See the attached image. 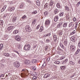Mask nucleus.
<instances>
[{
    "mask_svg": "<svg viewBox=\"0 0 80 80\" xmlns=\"http://www.w3.org/2000/svg\"><path fill=\"white\" fill-rule=\"evenodd\" d=\"M30 45H25L24 47V49L26 51L28 50H30Z\"/></svg>",
    "mask_w": 80,
    "mask_h": 80,
    "instance_id": "1",
    "label": "nucleus"
},
{
    "mask_svg": "<svg viewBox=\"0 0 80 80\" xmlns=\"http://www.w3.org/2000/svg\"><path fill=\"white\" fill-rule=\"evenodd\" d=\"M14 66L15 68H18L20 67V63L17 62H16L13 63Z\"/></svg>",
    "mask_w": 80,
    "mask_h": 80,
    "instance_id": "2",
    "label": "nucleus"
},
{
    "mask_svg": "<svg viewBox=\"0 0 80 80\" xmlns=\"http://www.w3.org/2000/svg\"><path fill=\"white\" fill-rule=\"evenodd\" d=\"M25 30L28 32H31V31L32 30V29L29 27V26L28 25H27L25 27Z\"/></svg>",
    "mask_w": 80,
    "mask_h": 80,
    "instance_id": "3",
    "label": "nucleus"
},
{
    "mask_svg": "<svg viewBox=\"0 0 80 80\" xmlns=\"http://www.w3.org/2000/svg\"><path fill=\"white\" fill-rule=\"evenodd\" d=\"M76 48L75 46L73 45H71L70 46V49L71 50H72V51H74V50H75Z\"/></svg>",
    "mask_w": 80,
    "mask_h": 80,
    "instance_id": "4",
    "label": "nucleus"
},
{
    "mask_svg": "<svg viewBox=\"0 0 80 80\" xmlns=\"http://www.w3.org/2000/svg\"><path fill=\"white\" fill-rule=\"evenodd\" d=\"M15 39L16 40H17V41L19 42V41H20V40H21V38H20V37H19V36H15Z\"/></svg>",
    "mask_w": 80,
    "mask_h": 80,
    "instance_id": "5",
    "label": "nucleus"
},
{
    "mask_svg": "<svg viewBox=\"0 0 80 80\" xmlns=\"http://www.w3.org/2000/svg\"><path fill=\"white\" fill-rule=\"evenodd\" d=\"M8 10L9 12H13L15 10V7H12V8H9Z\"/></svg>",
    "mask_w": 80,
    "mask_h": 80,
    "instance_id": "6",
    "label": "nucleus"
},
{
    "mask_svg": "<svg viewBox=\"0 0 80 80\" xmlns=\"http://www.w3.org/2000/svg\"><path fill=\"white\" fill-rule=\"evenodd\" d=\"M58 18H59L58 15H57L54 17V21L55 22H57L58 20Z\"/></svg>",
    "mask_w": 80,
    "mask_h": 80,
    "instance_id": "7",
    "label": "nucleus"
},
{
    "mask_svg": "<svg viewBox=\"0 0 80 80\" xmlns=\"http://www.w3.org/2000/svg\"><path fill=\"white\" fill-rule=\"evenodd\" d=\"M24 63L26 65H28V64L30 63V60H27L25 61Z\"/></svg>",
    "mask_w": 80,
    "mask_h": 80,
    "instance_id": "8",
    "label": "nucleus"
},
{
    "mask_svg": "<svg viewBox=\"0 0 80 80\" xmlns=\"http://www.w3.org/2000/svg\"><path fill=\"white\" fill-rule=\"evenodd\" d=\"M3 55L5 57H8L10 56V54L8 53H3Z\"/></svg>",
    "mask_w": 80,
    "mask_h": 80,
    "instance_id": "9",
    "label": "nucleus"
},
{
    "mask_svg": "<svg viewBox=\"0 0 80 80\" xmlns=\"http://www.w3.org/2000/svg\"><path fill=\"white\" fill-rule=\"evenodd\" d=\"M17 17H14L12 19V22H13V23H15V22L17 20Z\"/></svg>",
    "mask_w": 80,
    "mask_h": 80,
    "instance_id": "10",
    "label": "nucleus"
},
{
    "mask_svg": "<svg viewBox=\"0 0 80 80\" xmlns=\"http://www.w3.org/2000/svg\"><path fill=\"white\" fill-rule=\"evenodd\" d=\"M7 7V6L6 5H5L3 7V8L1 10V12H3L5 9H6V8Z\"/></svg>",
    "mask_w": 80,
    "mask_h": 80,
    "instance_id": "11",
    "label": "nucleus"
},
{
    "mask_svg": "<svg viewBox=\"0 0 80 80\" xmlns=\"http://www.w3.org/2000/svg\"><path fill=\"white\" fill-rule=\"evenodd\" d=\"M50 75L49 74H46L45 75H44V78H48V77Z\"/></svg>",
    "mask_w": 80,
    "mask_h": 80,
    "instance_id": "12",
    "label": "nucleus"
},
{
    "mask_svg": "<svg viewBox=\"0 0 80 80\" xmlns=\"http://www.w3.org/2000/svg\"><path fill=\"white\" fill-rule=\"evenodd\" d=\"M64 44L65 46H67L68 45V42H67V40H65L64 41Z\"/></svg>",
    "mask_w": 80,
    "mask_h": 80,
    "instance_id": "13",
    "label": "nucleus"
},
{
    "mask_svg": "<svg viewBox=\"0 0 80 80\" xmlns=\"http://www.w3.org/2000/svg\"><path fill=\"white\" fill-rule=\"evenodd\" d=\"M50 21L47 20L45 22V25H48L49 24H50Z\"/></svg>",
    "mask_w": 80,
    "mask_h": 80,
    "instance_id": "14",
    "label": "nucleus"
},
{
    "mask_svg": "<svg viewBox=\"0 0 80 80\" xmlns=\"http://www.w3.org/2000/svg\"><path fill=\"white\" fill-rule=\"evenodd\" d=\"M71 41H72V42H75V37H72L71 38Z\"/></svg>",
    "mask_w": 80,
    "mask_h": 80,
    "instance_id": "15",
    "label": "nucleus"
},
{
    "mask_svg": "<svg viewBox=\"0 0 80 80\" xmlns=\"http://www.w3.org/2000/svg\"><path fill=\"white\" fill-rule=\"evenodd\" d=\"M32 63H35L37 62V60L35 59H32Z\"/></svg>",
    "mask_w": 80,
    "mask_h": 80,
    "instance_id": "16",
    "label": "nucleus"
},
{
    "mask_svg": "<svg viewBox=\"0 0 80 80\" xmlns=\"http://www.w3.org/2000/svg\"><path fill=\"white\" fill-rule=\"evenodd\" d=\"M60 47H61V48H62L63 49H64V48H65V47H64V46L63 45L62 43H60Z\"/></svg>",
    "mask_w": 80,
    "mask_h": 80,
    "instance_id": "17",
    "label": "nucleus"
},
{
    "mask_svg": "<svg viewBox=\"0 0 80 80\" xmlns=\"http://www.w3.org/2000/svg\"><path fill=\"white\" fill-rule=\"evenodd\" d=\"M53 36L54 42H56L57 39V36H56V35H54Z\"/></svg>",
    "mask_w": 80,
    "mask_h": 80,
    "instance_id": "18",
    "label": "nucleus"
},
{
    "mask_svg": "<svg viewBox=\"0 0 80 80\" xmlns=\"http://www.w3.org/2000/svg\"><path fill=\"white\" fill-rule=\"evenodd\" d=\"M60 68L62 70H64L65 69H66V66H61Z\"/></svg>",
    "mask_w": 80,
    "mask_h": 80,
    "instance_id": "19",
    "label": "nucleus"
},
{
    "mask_svg": "<svg viewBox=\"0 0 80 80\" xmlns=\"http://www.w3.org/2000/svg\"><path fill=\"white\" fill-rule=\"evenodd\" d=\"M13 28L12 26H9L8 27V29L9 30H11Z\"/></svg>",
    "mask_w": 80,
    "mask_h": 80,
    "instance_id": "20",
    "label": "nucleus"
},
{
    "mask_svg": "<svg viewBox=\"0 0 80 80\" xmlns=\"http://www.w3.org/2000/svg\"><path fill=\"white\" fill-rule=\"evenodd\" d=\"M36 21H37V20H36L35 19L33 20H32V25H34Z\"/></svg>",
    "mask_w": 80,
    "mask_h": 80,
    "instance_id": "21",
    "label": "nucleus"
},
{
    "mask_svg": "<svg viewBox=\"0 0 80 80\" xmlns=\"http://www.w3.org/2000/svg\"><path fill=\"white\" fill-rule=\"evenodd\" d=\"M63 24V22H60L58 25L60 26L61 28L62 27V25Z\"/></svg>",
    "mask_w": 80,
    "mask_h": 80,
    "instance_id": "22",
    "label": "nucleus"
},
{
    "mask_svg": "<svg viewBox=\"0 0 80 80\" xmlns=\"http://www.w3.org/2000/svg\"><path fill=\"white\" fill-rule=\"evenodd\" d=\"M18 33V30H15L13 32L14 34H17Z\"/></svg>",
    "mask_w": 80,
    "mask_h": 80,
    "instance_id": "23",
    "label": "nucleus"
},
{
    "mask_svg": "<svg viewBox=\"0 0 80 80\" xmlns=\"http://www.w3.org/2000/svg\"><path fill=\"white\" fill-rule=\"evenodd\" d=\"M3 47V44H0V50H2Z\"/></svg>",
    "mask_w": 80,
    "mask_h": 80,
    "instance_id": "24",
    "label": "nucleus"
},
{
    "mask_svg": "<svg viewBox=\"0 0 80 80\" xmlns=\"http://www.w3.org/2000/svg\"><path fill=\"white\" fill-rule=\"evenodd\" d=\"M48 3H46L44 5V8H48Z\"/></svg>",
    "mask_w": 80,
    "mask_h": 80,
    "instance_id": "25",
    "label": "nucleus"
},
{
    "mask_svg": "<svg viewBox=\"0 0 80 80\" xmlns=\"http://www.w3.org/2000/svg\"><path fill=\"white\" fill-rule=\"evenodd\" d=\"M36 3L38 5L40 6V1H37L36 2Z\"/></svg>",
    "mask_w": 80,
    "mask_h": 80,
    "instance_id": "26",
    "label": "nucleus"
},
{
    "mask_svg": "<svg viewBox=\"0 0 80 80\" xmlns=\"http://www.w3.org/2000/svg\"><path fill=\"white\" fill-rule=\"evenodd\" d=\"M65 9L66 10H68V11H70V10L69 9V8L67 6H65Z\"/></svg>",
    "mask_w": 80,
    "mask_h": 80,
    "instance_id": "27",
    "label": "nucleus"
},
{
    "mask_svg": "<svg viewBox=\"0 0 80 80\" xmlns=\"http://www.w3.org/2000/svg\"><path fill=\"white\" fill-rule=\"evenodd\" d=\"M57 7L58 8H60V5L59 4V3H57Z\"/></svg>",
    "mask_w": 80,
    "mask_h": 80,
    "instance_id": "28",
    "label": "nucleus"
},
{
    "mask_svg": "<svg viewBox=\"0 0 80 80\" xmlns=\"http://www.w3.org/2000/svg\"><path fill=\"white\" fill-rule=\"evenodd\" d=\"M43 26H41L40 29L39 31L40 32H42L43 31Z\"/></svg>",
    "mask_w": 80,
    "mask_h": 80,
    "instance_id": "29",
    "label": "nucleus"
},
{
    "mask_svg": "<svg viewBox=\"0 0 80 80\" xmlns=\"http://www.w3.org/2000/svg\"><path fill=\"white\" fill-rule=\"evenodd\" d=\"M0 25H3V21L2 20L0 21Z\"/></svg>",
    "mask_w": 80,
    "mask_h": 80,
    "instance_id": "30",
    "label": "nucleus"
},
{
    "mask_svg": "<svg viewBox=\"0 0 80 80\" xmlns=\"http://www.w3.org/2000/svg\"><path fill=\"white\" fill-rule=\"evenodd\" d=\"M68 61V60H67V59H66L65 60H64L63 61V62H62L63 64H64V63H67Z\"/></svg>",
    "mask_w": 80,
    "mask_h": 80,
    "instance_id": "31",
    "label": "nucleus"
},
{
    "mask_svg": "<svg viewBox=\"0 0 80 80\" xmlns=\"http://www.w3.org/2000/svg\"><path fill=\"white\" fill-rule=\"evenodd\" d=\"M63 27H65V28H66L67 27V23H65L63 26Z\"/></svg>",
    "mask_w": 80,
    "mask_h": 80,
    "instance_id": "32",
    "label": "nucleus"
},
{
    "mask_svg": "<svg viewBox=\"0 0 80 80\" xmlns=\"http://www.w3.org/2000/svg\"><path fill=\"white\" fill-rule=\"evenodd\" d=\"M80 52V49H78L77 50V51L75 53V54L77 55V54H78V53H79V52Z\"/></svg>",
    "mask_w": 80,
    "mask_h": 80,
    "instance_id": "33",
    "label": "nucleus"
},
{
    "mask_svg": "<svg viewBox=\"0 0 80 80\" xmlns=\"http://www.w3.org/2000/svg\"><path fill=\"white\" fill-rule=\"evenodd\" d=\"M49 5H53V2L52 1H51Z\"/></svg>",
    "mask_w": 80,
    "mask_h": 80,
    "instance_id": "34",
    "label": "nucleus"
},
{
    "mask_svg": "<svg viewBox=\"0 0 80 80\" xmlns=\"http://www.w3.org/2000/svg\"><path fill=\"white\" fill-rule=\"evenodd\" d=\"M72 25H73V22H71L69 25V28H70V27H72Z\"/></svg>",
    "mask_w": 80,
    "mask_h": 80,
    "instance_id": "35",
    "label": "nucleus"
},
{
    "mask_svg": "<svg viewBox=\"0 0 80 80\" xmlns=\"http://www.w3.org/2000/svg\"><path fill=\"white\" fill-rule=\"evenodd\" d=\"M60 62L58 61H56L54 62V63L55 64H59Z\"/></svg>",
    "mask_w": 80,
    "mask_h": 80,
    "instance_id": "36",
    "label": "nucleus"
},
{
    "mask_svg": "<svg viewBox=\"0 0 80 80\" xmlns=\"http://www.w3.org/2000/svg\"><path fill=\"white\" fill-rule=\"evenodd\" d=\"M69 63H70V64H72V65H73L75 63L74 62H73L72 61H71L69 62Z\"/></svg>",
    "mask_w": 80,
    "mask_h": 80,
    "instance_id": "37",
    "label": "nucleus"
},
{
    "mask_svg": "<svg viewBox=\"0 0 80 80\" xmlns=\"http://www.w3.org/2000/svg\"><path fill=\"white\" fill-rule=\"evenodd\" d=\"M23 3H22L20 5V8H22V7H23Z\"/></svg>",
    "mask_w": 80,
    "mask_h": 80,
    "instance_id": "38",
    "label": "nucleus"
},
{
    "mask_svg": "<svg viewBox=\"0 0 80 80\" xmlns=\"http://www.w3.org/2000/svg\"><path fill=\"white\" fill-rule=\"evenodd\" d=\"M58 34L59 35H61L62 34V32L60 31H59Z\"/></svg>",
    "mask_w": 80,
    "mask_h": 80,
    "instance_id": "39",
    "label": "nucleus"
},
{
    "mask_svg": "<svg viewBox=\"0 0 80 80\" xmlns=\"http://www.w3.org/2000/svg\"><path fill=\"white\" fill-rule=\"evenodd\" d=\"M63 15V12H61L59 14L60 17H62Z\"/></svg>",
    "mask_w": 80,
    "mask_h": 80,
    "instance_id": "40",
    "label": "nucleus"
},
{
    "mask_svg": "<svg viewBox=\"0 0 80 80\" xmlns=\"http://www.w3.org/2000/svg\"><path fill=\"white\" fill-rule=\"evenodd\" d=\"M13 52H14L17 53L19 55V52H18V51H16L15 50H14Z\"/></svg>",
    "mask_w": 80,
    "mask_h": 80,
    "instance_id": "41",
    "label": "nucleus"
},
{
    "mask_svg": "<svg viewBox=\"0 0 80 80\" xmlns=\"http://www.w3.org/2000/svg\"><path fill=\"white\" fill-rule=\"evenodd\" d=\"M17 47L19 49L20 48H21V46L20 45V44H18L17 46Z\"/></svg>",
    "mask_w": 80,
    "mask_h": 80,
    "instance_id": "42",
    "label": "nucleus"
},
{
    "mask_svg": "<svg viewBox=\"0 0 80 80\" xmlns=\"http://www.w3.org/2000/svg\"><path fill=\"white\" fill-rule=\"evenodd\" d=\"M27 16H26L25 15H24L23 16H22V20H23L24 19H25V18H26Z\"/></svg>",
    "mask_w": 80,
    "mask_h": 80,
    "instance_id": "43",
    "label": "nucleus"
},
{
    "mask_svg": "<svg viewBox=\"0 0 80 80\" xmlns=\"http://www.w3.org/2000/svg\"><path fill=\"white\" fill-rule=\"evenodd\" d=\"M58 10L57 9H55V10H54V13H55V14H56V13H58Z\"/></svg>",
    "mask_w": 80,
    "mask_h": 80,
    "instance_id": "44",
    "label": "nucleus"
},
{
    "mask_svg": "<svg viewBox=\"0 0 80 80\" xmlns=\"http://www.w3.org/2000/svg\"><path fill=\"white\" fill-rule=\"evenodd\" d=\"M37 13V11H35L32 12L33 14H36Z\"/></svg>",
    "mask_w": 80,
    "mask_h": 80,
    "instance_id": "45",
    "label": "nucleus"
},
{
    "mask_svg": "<svg viewBox=\"0 0 80 80\" xmlns=\"http://www.w3.org/2000/svg\"><path fill=\"white\" fill-rule=\"evenodd\" d=\"M65 58V57L63 56V57H61L60 58V60H63V59H64Z\"/></svg>",
    "mask_w": 80,
    "mask_h": 80,
    "instance_id": "46",
    "label": "nucleus"
},
{
    "mask_svg": "<svg viewBox=\"0 0 80 80\" xmlns=\"http://www.w3.org/2000/svg\"><path fill=\"white\" fill-rule=\"evenodd\" d=\"M49 9H51L52 8V5L49 4Z\"/></svg>",
    "mask_w": 80,
    "mask_h": 80,
    "instance_id": "47",
    "label": "nucleus"
},
{
    "mask_svg": "<svg viewBox=\"0 0 80 80\" xmlns=\"http://www.w3.org/2000/svg\"><path fill=\"white\" fill-rule=\"evenodd\" d=\"M37 78L36 77H35V76L33 77L32 78L33 80H36V79H37Z\"/></svg>",
    "mask_w": 80,
    "mask_h": 80,
    "instance_id": "48",
    "label": "nucleus"
},
{
    "mask_svg": "<svg viewBox=\"0 0 80 80\" xmlns=\"http://www.w3.org/2000/svg\"><path fill=\"white\" fill-rule=\"evenodd\" d=\"M1 63H4L5 62V60L2 59L1 61Z\"/></svg>",
    "mask_w": 80,
    "mask_h": 80,
    "instance_id": "49",
    "label": "nucleus"
},
{
    "mask_svg": "<svg viewBox=\"0 0 80 80\" xmlns=\"http://www.w3.org/2000/svg\"><path fill=\"white\" fill-rule=\"evenodd\" d=\"M39 27H40V24H39L36 27V29H38V28H39Z\"/></svg>",
    "mask_w": 80,
    "mask_h": 80,
    "instance_id": "50",
    "label": "nucleus"
},
{
    "mask_svg": "<svg viewBox=\"0 0 80 80\" xmlns=\"http://www.w3.org/2000/svg\"><path fill=\"white\" fill-rule=\"evenodd\" d=\"M73 21L74 22H76V18L75 17L73 18Z\"/></svg>",
    "mask_w": 80,
    "mask_h": 80,
    "instance_id": "51",
    "label": "nucleus"
},
{
    "mask_svg": "<svg viewBox=\"0 0 80 80\" xmlns=\"http://www.w3.org/2000/svg\"><path fill=\"white\" fill-rule=\"evenodd\" d=\"M27 2H28V3H31V1L30 0L27 1Z\"/></svg>",
    "mask_w": 80,
    "mask_h": 80,
    "instance_id": "52",
    "label": "nucleus"
},
{
    "mask_svg": "<svg viewBox=\"0 0 80 80\" xmlns=\"http://www.w3.org/2000/svg\"><path fill=\"white\" fill-rule=\"evenodd\" d=\"M50 41V40L48 39H46V42H48Z\"/></svg>",
    "mask_w": 80,
    "mask_h": 80,
    "instance_id": "53",
    "label": "nucleus"
},
{
    "mask_svg": "<svg viewBox=\"0 0 80 80\" xmlns=\"http://www.w3.org/2000/svg\"><path fill=\"white\" fill-rule=\"evenodd\" d=\"M1 77H4V74H2L1 76Z\"/></svg>",
    "mask_w": 80,
    "mask_h": 80,
    "instance_id": "54",
    "label": "nucleus"
},
{
    "mask_svg": "<svg viewBox=\"0 0 80 80\" xmlns=\"http://www.w3.org/2000/svg\"><path fill=\"white\" fill-rule=\"evenodd\" d=\"M73 34H75V33L73 32V31L72 32H71V35H73Z\"/></svg>",
    "mask_w": 80,
    "mask_h": 80,
    "instance_id": "55",
    "label": "nucleus"
},
{
    "mask_svg": "<svg viewBox=\"0 0 80 80\" xmlns=\"http://www.w3.org/2000/svg\"><path fill=\"white\" fill-rule=\"evenodd\" d=\"M48 13V12H45L44 13V15H46V14H47Z\"/></svg>",
    "mask_w": 80,
    "mask_h": 80,
    "instance_id": "56",
    "label": "nucleus"
},
{
    "mask_svg": "<svg viewBox=\"0 0 80 80\" xmlns=\"http://www.w3.org/2000/svg\"><path fill=\"white\" fill-rule=\"evenodd\" d=\"M50 35H51V34L50 33H49L48 34H47V36H48V35H49L50 36Z\"/></svg>",
    "mask_w": 80,
    "mask_h": 80,
    "instance_id": "57",
    "label": "nucleus"
},
{
    "mask_svg": "<svg viewBox=\"0 0 80 80\" xmlns=\"http://www.w3.org/2000/svg\"><path fill=\"white\" fill-rule=\"evenodd\" d=\"M77 28V25H76L75 26V28L76 29V28Z\"/></svg>",
    "mask_w": 80,
    "mask_h": 80,
    "instance_id": "58",
    "label": "nucleus"
},
{
    "mask_svg": "<svg viewBox=\"0 0 80 80\" xmlns=\"http://www.w3.org/2000/svg\"><path fill=\"white\" fill-rule=\"evenodd\" d=\"M57 27H58V28H60V26H59L58 24L57 26Z\"/></svg>",
    "mask_w": 80,
    "mask_h": 80,
    "instance_id": "59",
    "label": "nucleus"
},
{
    "mask_svg": "<svg viewBox=\"0 0 80 80\" xmlns=\"http://www.w3.org/2000/svg\"><path fill=\"white\" fill-rule=\"evenodd\" d=\"M42 67H45V65L44 66V64H43L42 65Z\"/></svg>",
    "mask_w": 80,
    "mask_h": 80,
    "instance_id": "60",
    "label": "nucleus"
},
{
    "mask_svg": "<svg viewBox=\"0 0 80 80\" xmlns=\"http://www.w3.org/2000/svg\"><path fill=\"white\" fill-rule=\"evenodd\" d=\"M45 50H47V47H46L45 48Z\"/></svg>",
    "mask_w": 80,
    "mask_h": 80,
    "instance_id": "61",
    "label": "nucleus"
},
{
    "mask_svg": "<svg viewBox=\"0 0 80 80\" xmlns=\"http://www.w3.org/2000/svg\"><path fill=\"white\" fill-rule=\"evenodd\" d=\"M25 75H27H27H28V73H25Z\"/></svg>",
    "mask_w": 80,
    "mask_h": 80,
    "instance_id": "62",
    "label": "nucleus"
},
{
    "mask_svg": "<svg viewBox=\"0 0 80 80\" xmlns=\"http://www.w3.org/2000/svg\"><path fill=\"white\" fill-rule=\"evenodd\" d=\"M10 4H13V2H10Z\"/></svg>",
    "mask_w": 80,
    "mask_h": 80,
    "instance_id": "63",
    "label": "nucleus"
},
{
    "mask_svg": "<svg viewBox=\"0 0 80 80\" xmlns=\"http://www.w3.org/2000/svg\"><path fill=\"white\" fill-rule=\"evenodd\" d=\"M4 17H7V15H4Z\"/></svg>",
    "mask_w": 80,
    "mask_h": 80,
    "instance_id": "64",
    "label": "nucleus"
}]
</instances>
